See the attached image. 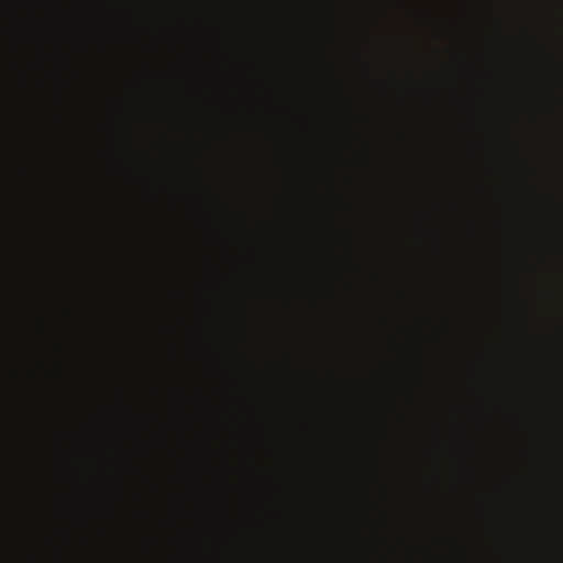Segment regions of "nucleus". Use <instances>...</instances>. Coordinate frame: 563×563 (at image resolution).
I'll list each match as a JSON object with an SVG mask.
<instances>
[{
  "label": "nucleus",
  "instance_id": "obj_1",
  "mask_svg": "<svg viewBox=\"0 0 563 563\" xmlns=\"http://www.w3.org/2000/svg\"><path fill=\"white\" fill-rule=\"evenodd\" d=\"M22 176L25 185V374L27 391H34L38 369L43 367V363L37 358L31 325H34L36 336H42L45 324L37 310L38 168L34 111L30 103L26 114L25 162L22 166Z\"/></svg>",
  "mask_w": 563,
  "mask_h": 563
},
{
  "label": "nucleus",
  "instance_id": "obj_2",
  "mask_svg": "<svg viewBox=\"0 0 563 563\" xmlns=\"http://www.w3.org/2000/svg\"><path fill=\"white\" fill-rule=\"evenodd\" d=\"M31 521L27 522V549L25 552V562L26 563H40L37 553L33 550L31 547V528L33 529V526L30 525Z\"/></svg>",
  "mask_w": 563,
  "mask_h": 563
},
{
  "label": "nucleus",
  "instance_id": "obj_3",
  "mask_svg": "<svg viewBox=\"0 0 563 563\" xmlns=\"http://www.w3.org/2000/svg\"><path fill=\"white\" fill-rule=\"evenodd\" d=\"M23 85H24L25 89L29 91L30 80H29V75L27 74L23 75Z\"/></svg>",
  "mask_w": 563,
  "mask_h": 563
}]
</instances>
